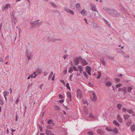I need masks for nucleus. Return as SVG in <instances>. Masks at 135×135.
<instances>
[{
    "instance_id": "obj_1",
    "label": "nucleus",
    "mask_w": 135,
    "mask_h": 135,
    "mask_svg": "<svg viewBox=\"0 0 135 135\" xmlns=\"http://www.w3.org/2000/svg\"><path fill=\"white\" fill-rule=\"evenodd\" d=\"M81 57L80 56L79 57L74 58L73 61L75 65H77L79 64V62H81Z\"/></svg>"
},
{
    "instance_id": "obj_2",
    "label": "nucleus",
    "mask_w": 135,
    "mask_h": 135,
    "mask_svg": "<svg viewBox=\"0 0 135 135\" xmlns=\"http://www.w3.org/2000/svg\"><path fill=\"white\" fill-rule=\"evenodd\" d=\"M110 15L114 17H118L120 16V13L115 10H113L110 13Z\"/></svg>"
},
{
    "instance_id": "obj_3",
    "label": "nucleus",
    "mask_w": 135,
    "mask_h": 135,
    "mask_svg": "<svg viewBox=\"0 0 135 135\" xmlns=\"http://www.w3.org/2000/svg\"><path fill=\"white\" fill-rule=\"evenodd\" d=\"M26 54L28 58V60H29L31 58H32V54L31 51L27 50L26 51Z\"/></svg>"
},
{
    "instance_id": "obj_4",
    "label": "nucleus",
    "mask_w": 135,
    "mask_h": 135,
    "mask_svg": "<svg viewBox=\"0 0 135 135\" xmlns=\"http://www.w3.org/2000/svg\"><path fill=\"white\" fill-rule=\"evenodd\" d=\"M77 96L78 97L79 96V98L81 99L83 98V95L82 91L80 89H78L77 90Z\"/></svg>"
},
{
    "instance_id": "obj_5",
    "label": "nucleus",
    "mask_w": 135,
    "mask_h": 135,
    "mask_svg": "<svg viewBox=\"0 0 135 135\" xmlns=\"http://www.w3.org/2000/svg\"><path fill=\"white\" fill-rule=\"evenodd\" d=\"M90 9L91 10L94 11H96L98 13V11L97 10L96 7L95 5L93 3H91L90 4Z\"/></svg>"
},
{
    "instance_id": "obj_6",
    "label": "nucleus",
    "mask_w": 135,
    "mask_h": 135,
    "mask_svg": "<svg viewBox=\"0 0 135 135\" xmlns=\"http://www.w3.org/2000/svg\"><path fill=\"white\" fill-rule=\"evenodd\" d=\"M10 5L9 4H7L3 6L2 7V11H4L6 9H8L10 8Z\"/></svg>"
},
{
    "instance_id": "obj_7",
    "label": "nucleus",
    "mask_w": 135,
    "mask_h": 135,
    "mask_svg": "<svg viewBox=\"0 0 135 135\" xmlns=\"http://www.w3.org/2000/svg\"><path fill=\"white\" fill-rule=\"evenodd\" d=\"M45 133L46 135H55L53 132L50 130L46 129Z\"/></svg>"
},
{
    "instance_id": "obj_8",
    "label": "nucleus",
    "mask_w": 135,
    "mask_h": 135,
    "mask_svg": "<svg viewBox=\"0 0 135 135\" xmlns=\"http://www.w3.org/2000/svg\"><path fill=\"white\" fill-rule=\"evenodd\" d=\"M80 62L81 63V64L83 65H85L88 64V63L84 59H83L82 57Z\"/></svg>"
},
{
    "instance_id": "obj_9",
    "label": "nucleus",
    "mask_w": 135,
    "mask_h": 135,
    "mask_svg": "<svg viewBox=\"0 0 135 135\" xmlns=\"http://www.w3.org/2000/svg\"><path fill=\"white\" fill-rule=\"evenodd\" d=\"M86 71L90 75H91V73L90 72L91 68L88 66L86 67Z\"/></svg>"
},
{
    "instance_id": "obj_10",
    "label": "nucleus",
    "mask_w": 135,
    "mask_h": 135,
    "mask_svg": "<svg viewBox=\"0 0 135 135\" xmlns=\"http://www.w3.org/2000/svg\"><path fill=\"white\" fill-rule=\"evenodd\" d=\"M104 10L107 14H109L110 15V13L112 12L113 9L107 8L105 9Z\"/></svg>"
},
{
    "instance_id": "obj_11",
    "label": "nucleus",
    "mask_w": 135,
    "mask_h": 135,
    "mask_svg": "<svg viewBox=\"0 0 135 135\" xmlns=\"http://www.w3.org/2000/svg\"><path fill=\"white\" fill-rule=\"evenodd\" d=\"M67 96L70 102L71 101V95L70 92H68L67 93Z\"/></svg>"
},
{
    "instance_id": "obj_12",
    "label": "nucleus",
    "mask_w": 135,
    "mask_h": 135,
    "mask_svg": "<svg viewBox=\"0 0 135 135\" xmlns=\"http://www.w3.org/2000/svg\"><path fill=\"white\" fill-rule=\"evenodd\" d=\"M40 20H38L35 21H34L35 26L36 27H40L41 25V23H38V21H39Z\"/></svg>"
},
{
    "instance_id": "obj_13",
    "label": "nucleus",
    "mask_w": 135,
    "mask_h": 135,
    "mask_svg": "<svg viewBox=\"0 0 135 135\" xmlns=\"http://www.w3.org/2000/svg\"><path fill=\"white\" fill-rule=\"evenodd\" d=\"M81 13L82 15L84 16H86L87 14V12L84 9L81 12Z\"/></svg>"
},
{
    "instance_id": "obj_14",
    "label": "nucleus",
    "mask_w": 135,
    "mask_h": 135,
    "mask_svg": "<svg viewBox=\"0 0 135 135\" xmlns=\"http://www.w3.org/2000/svg\"><path fill=\"white\" fill-rule=\"evenodd\" d=\"M112 84V83L110 81H107L105 82V85L107 86H110Z\"/></svg>"
},
{
    "instance_id": "obj_15",
    "label": "nucleus",
    "mask_w": 135,
    "mask_h": 135,
    "mask_svg": "<svg viewBox=\"0 0 135 135\" xmlns=\"http://www.w3.org/2000/svg\"><path fill=\"white\" fill-rule=\"evenodd\" d=\"M130 117V115H123L124 118L126 120L129 119Z\"/></svg>"
},
{
    "instance_id": "obj_16",
    "label": "nucleus",
    "mask_w": 135,
    "mask_h": 135,
    "mask_svg": "<svg viewBox=\"0 0 135 135\" xmlns=\"http://www.w3.org/2000/svg\"><path fill=\"white\" fill-rule=\"evenodd\" d=\"M48 124H52L53 126H54L55 123H54L52 120L51 119H50L47 122Z\"/></svg>"
},
{
    "instance_id": "obj_17",
    "label": "nucleus",
    "mask_w": 135,
    "mask_h": 135,
    "mask_svg": "<svg viewBox=\"0 0 135 135\" xmlns=\"http://www.w3.org/2000/svg\"><path fill=\"white\" fill-rule=\"evenodd\" d=\"M112 132H113L114 133H118V131L116 127L112 129Z\"/></svg>"
},
{
    "instance_id": "obj_18",
    "label": "nucleus",
    "mask_w": 135,
    "mask_h": 135,
    "mask_svg": "<svg viewBox=\"0 0 135 135\" xmlns=\"http://www.w3.org/2000/svg\"><path fill=\"white\" fill-rule=\"evenodd\" d=\"M131 130L132 132L134 131L135 130V126L134 125H133L130 127Z\"/></svg>"
},
{
    "instance_id": "obj_19",
    "label": "nucleus",
    "mask_w": 135,
    "mask_h": 135,
    "mask_svg": "<svg viewBox=\"0 0 135 135\" xmlns=\"http://www.w3.org/2000/svg\"><path fill=\"white\" fill-rule=\"evenodd\" d=\"M36 71L37 72V73H38L39 74H40L42 73V70L40 68H37V69Z\"/></svg>"
},
{
    "instance_id": "obj_20",
    "label": "nucleus",
    "mask_w": 135,
    "mask_h": 135,
    "mask_svg": "<svg viewBox=\"0 0 135 135\" xmlns=\"http://www.w3.org/2000/svg\"><path fill=\"white\" fill-rule=\"evenodd\" d=\"M75 4H71L70 5V8L72 9H74L75 8Z\"/></svg>"
},
{
    "instance_id": "obj_21",
    "label": "nucleus",
    "mask_w": 135,
    "mask_h": 135,
    "mask_svg": "<svg viewBox=\"0 0 135 135\" xmlns=\"http://www.w3.org/2000/svg\"><path fill=\"white\" fill-rule=\"evenodd\" d=\"M95 16V13H91L90 16V17L91 18H94Z\"/></svg>"
},
{
    "instance_id": "obj_22",
    "label": "nucleus",
    "mask_w": 135,
    "mask_h": 135,
    "mask_svg": "<svg viewBox=\"0 0 135 135\" xmlns=\"http://www.w3.org/2000/svg\"><path fill=\"white\" fill-rule=\"evenodd\" d=\"M102 130L100 129H98L97 130V133L98 134H101L102 133Z\"/></svg>"
},
{
    "instance_id": "obj_23",
    "label": "nucleus",
    "mask_w": 135,
    "mask_h": 135,
    "mask_svg": "<svg viewBox=\"0 0 135 135\" xmlns=\"http://www.w3.org/2000/svg\"><path fill=\"white\" fill-rule=\"evenodd\" d=\"M54 126L52 125V124H50L48 125L46 127L47 129H50L52 128V127Z\"/></svg>"
},
{
    "instance_id": "obj_24",
    "label": "nucleus",
    "mask_w": 135,
    "mask_h": 135,
    "mask_svg": "<svg viewBox=\"0 0 135 135\" xmlns=\"http://www.w3.org/2000/svg\"><path fill=\"white\" fill-rule=\"evenodd\" d=\"M117 118L119 121L120 122H122V120L121 119L120 116L119 115H118L117 116Z\"/></svg>"
},
{
    "instance_id": "obj_25",
    "label": "nucleus",
    "mask_w": 135,
    "mask_h": 135,
    "mask_svg": "<svg viewBox=\"0 0 135 135\" xmlns=\"http://www.w3.org/2000/svg\"><path fill=\"white\" fill-rule=\"evenodd\" d=\"M93 99L92 100V101L93 102H94L95 101V100L97 99V97L95 94L94 93H93Z\"/></svg>"
},
{
    "instance_id": "obj_26",
    "label": "nucleus",
    "mask_w": 135,
    "mask_h": 135,
    "mask_svg": "<svg viewBox=\"0 0 135 135\" xmlns=\"http://www.w3.org/2000/svg\"><path fill=\"white\" fill-rule=\"evenodd\" d=\"M82 102L84 104H86L87 105H88V102L87 100L85 99H83L82 100Z\"/></svg>"
},
{
    "instance_id": "obj_27",
    "label": "nucleus",
    "mask_w": 135,
    "mask_h": 135,
    "mask_svg": "<svg viewBox=\"0 0 135 135\" xmlns=\"http://www.w3.org/2000/svg\"><path fill=\"white\" fill-rule=\"evenodd\" d=\"M4 104V102L2 100L1 96L0 95V104L1 105H3Z\"/></svg>"
},
{
    "instance_id": "obj_28",
    "label": "nucleus",
    "mask_w": 135,
    "mask_h": 135,
    "mask_svg": "<svg viewBox=\"0 0 135 135\" xmlns=\"http://www.w3.org/2000/svg\"><path fill=\"white\" fill-rule=\"evenodd\" d=\"M113 123L116 126H119V124L117 122L116 120H114L113 121Z\"/></svg>"
},
{
    "instance_id": "obj_29",
    "label": "nucleus",
    "mask_w": 135,
    "mask_h": 135,
    "mask_svg": "<svg viewBox=\"0 0 135 135\" xmlns=\"http://www.w3.org/2000/svg\"><path fill=\"white\" fill-rule=\"evenodd\" d=\"M54 108L56 110L59 111L60 110V108L57 105H55L54 106Z\"/></svg>"
},
{
    "instance_id": "obj_30",
    "label": "nucleus",
    "mask_w": 135,
    "mask_h": 135,
    "mask_svg": "<svg viewBox=\"0 0 135 135\" xmlns=\"http://www.w3.org/2000/svg\"><path fill=\"white\" fill-rule=\"evenodd\" d=\"M112 128H110L109 127H107L105 128V130L109 131H112Z\"/></svg>"
},
{
    "instance_id": "obj_31",
    "label": "nucleus",
    "mask_w": 135,
    "mask_h": 135,
    "mask_svg": "<svg viewBox=\"0 0 135 135\" xmlns=\"http://www.w3.org/2000/svg\"><path fill=\"white\" fill-rule=\"evenodd\" d=\"M49 3H50L51 4V5L52 6L54 7H57V6L55 4V3L53 2H49Z\"/></svg>"
},
{
    "instance_id": "obj_32",
    "label": "nucleus",
    "mask_w": 135,
    "mask_h": 135,
    "mask_svg": "<svg viewBox=\"0 0 135 135\" xmlns=\"http://www.w3.org/2000/svg\"><path fill=\"white\" fill-rule=\"evenodd\" d=\"M60 40L59 39H55L54 38H52V39H51V40H49V42H51V41H52V42H55V40Z\"/></svg>"
},
{
    "instance_id": "obj_33",
    "label": "nucleus",
    "mask_w": 135,
    "mask_h": 135,
    "mask_svg": "<svg viewBox=\"0 0 135 135\" xmlns=\"http://www.w3.org/2000/svg\"><path fill=\"white\" fill-rule=\"evenodd\" d=\"M122 106V104H118L117 105V107L119 110L121 109Z\"/></svg>"
},
{
    "instance_id": "obj_34",
    "label": "nucleus",
    "mask_w": 135,
    "mask_h": 135,
    "mask_svg": "<svg viewBox=\"0 0 135 135\" xmlns=\"http://www.w3.org/2000/svg\"><path fill=\"white\" fill-rule=\"evenodd\" d=\"M98 76L97 78V79L100 78L101 75V73L100 71H98Z\"/></svg>"
},
{
    "instance_id": "obj_35",
    "label": "nucleus",
    "mask_w": 135,
    "mask_h": 135,
    "mask_svg": "<svg viewBox=\"0 0 135 135\" xmlns=\"http://www.w3.org/2000/svg\"><path fill=\"white\" fill-rule=\"evenodd\" d=\"M104 20L105 21V23L109 27H110V25L109 23V22L108 21L106 20L105 19H104Z\"/></svg>"
},
{
    "instance_id": "obj_36",
    "label": "nucleus",
    "mask_w": 135,
    "mask_h": 135,
    "mask_svg": "<svg viewBox=\"0 0 135 135\" xmlns=\"http://www.w3.org/2000/svg\"><path fill=\"white\" fill-rule=\"evenodd\" d=\"M64 9L65 10V11H66L68 12H69V11L70 10L69 9L67 8L66 7H64Z\"/></svg>"
},
{
    "instance_id": "obj_37",
    "label": "nucleus",
    "mask_w": 135,
    "mask_h": 135,
    "mask_svg": "<svg viewBox=\"0 0 135 135\" xmlns=\"http://www.w3.org/2000/svg\"><path fill=\"white\" fill-rule=\"evenodd\" d=\"M87 133L89 135H94V132L91 131H88Z\"/></svg>"
},
{
    "instance_id": "obj_38",
    "label": "nucleus",
    "mask_w": 135,
    "mask_h": 135,
    "mask_svg": "<svg viewBox=\"0 0 135 135\" xmlns=\"http://www.w3.org/2000/svg\"><path fill=\"white\" fill-rule=\"evenodd\" d=\"M83 73L84 74V75H85V77L87 79H88V74H87L86 73V72L84 71V72H83Z\"/></svg>"
},
{
    "instance_id": "obj_39",
    "label": "nucleus",
    "mask_w": 135,
    "mask_h": 135,
    "mask_svg": "<svg viewBox=\"0 0 135 135\" xmlns=\"http://www.w3.org/2000/svg\"><path fill=\"white\" fill-rule=\"evenodd\" d=\"M100 61H101V62L103 64L105 65L106 64L105 61L103 59H101Z\"/></svg>"
},
{
    "instance_id": "obj_40",
    "label": "nucleus",
    "mask_w": 135,
    "mask_h": 135,
    "mask_svg": "<svg viewBox=\"0 0 135 135\" xmlns=\"http://www.w3.org/2000/svg\"><path fill=\"white\" fill-rule=\"evenodd\" d=\"M51 12L52 13H59V12L58 10H52L51 11Z\"/></svg>"
},
{
    "instance_id": "obj_41",
    "label": "nucleus",
    "mask_w": 135,
    "mask_h": 135,
    "mask_svg": "<svg viewBox=\"0 0 135 135\" xmlns=\"http://www.w3.org/2000/svg\"><path fill=\"white\" fill-rule=\"evenodd\" d=\"M76 9H78L80 7V5L79 3H77L76 4Z\"/></svg>"
},
{
    "instance_id": "obj_42",
    "label": "nucleus",
    "mask_w": 135,
    "mask_h": 135,
    "mask_svg": "<svg viewBox=\"0 0 135 135\" xmlns=\"http://www.w3.org/2000/svg\"><path fill=\"white\" fill-rule=\"evenodd\" d=\"M9 93V92L7 91H5L4 92V95L6 96Z\"/></svg>"
},
{
    "instance_id": "obj_43",
    "label": "nucleus",
    "mask_w": 135,
    "mask_h": 135,
    "mask_svg": "<svg viewBox=\"0 0 135 135\" xmlns=\"http://www.w3.org/2000/svg\"><path fill=\"white\" fill-rule=\"evenodd\" d=\"M66 86L68 89L70 90V88L68 83H67L66 84Z\"/></svg>"
},
{
    "instance_id": "obj_44",
    "label": "nucleus",
    "mask_w": 135,
    "mask_h": 135,
    "mask_svg": "<svg viewBox=\"0 0 135 135\" xmlns=\"http://www.w3.org/2000/svg\"><path fill=\"white\" fill-rule=\"evenodd\" d=\"M127 111L129 114H131L133 113L132 110L131 109H129L128 110H127Z\"/></svg>"
},
{
    "instance_id": "obj_45",
    "label": "nucleus",
    "mask_w": 135,
    "mask_h": 135,
    "mask_svg": "<svg viewBox=\"0 0 135 135\" xmlns=\"http://www.w3.org/2000/svg\"><path fill=\"white\" fill-rule=\"evenodd\" d=\"M121 50L120 48H117L116 50L117 52L118 53H120Z\"/></svg>"
},
{
    "instance_id": "obj_46",
    "label": "nucleus",
    "mask_w": 135,
    "mask_h": 135,
    "mask_svg": "<svg viewBox=\"0 0 135 135\" xmlns=\"http://www.w3.org/2000/svg\"><path fill=\"white\" fill-rule=\"evenodd\" d=\"M69 13H70L72 15H74V12L71 10H70V11L69 12Z\"/></svg>"
},
{
    "instance_id": "obj_47",
    "label": "nucleus",
    "mask_w": 135,
    "mask_h": 135,
    "mask_svg": "<svg viewBox=\"0 0 135 135\" xmlns=\"http://www.w3.org/2000/svg\"><path fill=\"white\" fill-rule=\"evenodd\" d=\"M30 25L32 26L33 27H34V26H35V24L34 22V21L33 22H31L30 23Z\"/></svg>"
},
{
    "instance_id": "obj_48",
    "label": "nucleus",
    "mask_w": 135,
    "mask_h": 135,
    "mask_svg": "<svg viewBox=\"0 0 135 135\" xmlns=\"http://www.w3.org/2000/svg\"><path fill=\"white\" fill-rule=\"evenodd\" d=\"M132 90V88L131 87H129L128 88L127 91L128 92H130Z\"/></svg>"
},
{
    "instance_id": "obj_49",
    "label": "nucleus",
    "mask_w": 135,
    "mask_h": 135,
    "mask_svg": "<svg viewBox=\"0 0 135 135\" xmlns=\"http://www.w3.org/2000/svg\"><path fill=\"white\" fill-rule=\"evenodd\" d=\"M20 97H18L16 99V104H18V103L19 102V100H20Z\"/></svg>"
},
{
    "instance_id": "obj_50",
    "label": "nucleus",
    "mask_w": 135,
    "mask_h": 135,
    "mask_svg": "<svg viewBox=\"0 0 135 135\" xmlns=\"http://www.w3.org/2000/svg\"><path fill=\"white\" fill-rule=\"evenodd\" d=\"M121 85H122V84L121 83H119L118 84L116 85V87L117 88L121 86Z\"/></svg>"
},
{
    "instance_id": "obj_51",
    "label": "nucleus",
    "mask_w": 135,
    "mask_h": 135,
    "mask_svg": "<svg viewBox=\"0 0 135 135\" xmlns=\"http://www.w3.org/2000/svg\"><path fill=\"white\" fill-rule=\"evenodd\" d=\"M122 91H125V93H126V91L127 88L126 87H124L122 88Z\"/></svg>"
},
{
    "instance_id": "obj_52",
    "label": "nucleus",
    "mask_w": 135,
    "mask_h": 135,
    "mask_svg": "<svg viewBox=\"0 0 135 135\" xmlns=\"http://www.w3.org/2000/svg\"><path fill=\"white\" fill-rule=\"evenodd\" d=\"M89 116L91 118H94V117L93 115L91 113L90 114Z\"/></svg>"
},
{
    "instance_id": "obj_53",
    "label": "nucleus",
    "mask_w": 135,
    "mask_h": 135,
    "mask_svg": "<svg viewBox=\"0 0 135 135\" xmlns=\"http://www.w3.org/2000/svg\"><path fill=\"white\" fill-rule=\"evenodd\" d=\"M107 57L109 58L110 59H111L113 60H114V58L113 57H110L109 56H107Z\"/></svg>"
},
{
    "instance_id": "obj_54",
    "label": "nucleus",
    "mask_w": 135,
    "mask_h": 135,
    "mask_svg": "<svg viewBox=\"0 0 135 135\" xmlns=\"http://www.w3.org/2000/svg\"><path fill=\"white\" fill-rule=\"evenodd\" d=\"M73 69L74 70L76 71H79V70L76 69V67L75 66H74Z\"/></svg>"
},
{
    "instance_id": "obj_55",
    "label": "nucleus",
    "mask_w": 135,
    "mask_h": 135,
    "mask_svg": "<svg viewBox=\"0 0 135 135\" xmlns=\"http://www.w3.org/2000/svg\"><path fill=\"white\" fill-rule=\"evenodd\" d=\"M127 110V109L124 108H122V111L124 112H126Z\"/></svg>"
},
{
    "instance_id": "obj_56",
    "label": "nucleus",
    "mask_w": 135,
    "mask_h": 135,
    "mask_svg": "<svg viewBox=\"0 0 135 135\" xmlns=\"http://www.w3.org/2000/svg\"><path fill=\"white\" fill-rule=\"evenodd\" d=\"M115 81L117 82H120V79L118 78H116L115 79Z\"/></svg>"
},
{
    "instance_id": "obj_57",
    "label": "nucleus",
    "mask_w": 135,
    "mask_h": 135,
    "mask_svg": "<svg viewBox=\"0 0 135 135\" xmlns=\"http://www.w3.org/2000/svg\"><path fill=\"white\" fill-rule=\"evenodd\" d=\"M73 70L72 69H69V70L68 71L69 73H71L73 72Z\"/></svg>"
},
{
    "instance_id": "obj_58",
    "label": "nucleus",
    "mask_w": 135,
    "mask_h": 135,
    "mask_svg": "<svg viewBox=\"0 0 135 135\" xmlns=\"http://www.w3.org/2000/svg\"><path fill=\"white\" fill-rule=\"evenodd\" d=\"M88 84L89 85V86H93V84H91L90 82H89Z\"/></svg>"
},
{
    "instance_id": "obj_59",
    "label": "nucleus",
    "mask_w": 135,
    "mask_h": 135,
    "mask_svg": "<svg viewBox=\"0 0 135 135\" xmlns=\"http://www.w3.org/2000/svg\"><path fill=\"white\" fill-rule=\"evenodd\" d=\"M52 76V75L50 74L49 76L48 79H49V80H50Z\"/></svg>"
},
{
    "instance_id": "obj_60",
    "label": "nucleus",
    "mask_w": 135,
    "mask_h": 135,
    "mask_svg": "<svg viewBox=\"0 0 135 135\" xmlns=\"http://www.w3.org/2000/svg\"><path fill=\"white\" fill-rule=\"evenodd\" d=\"M59 97L60 99H62L63 98V97L62 95L61 94L59 95Z\"/></svg>"
},
{
    "instance_id": "obj_61",
    "label": "nucleus",
    "mask_w": 135,
    "mask_h": 135,
    "mask_svg": "<svg viewBox=\"0 0 135 135\" xmlns=\"http://www.w3.org/2000/svg\"><path fill=\"white\" fill-rule=\"evenodd\" d=\"M78 68L79 69H82V67L81 65H78Z\"/></svg>"
},
{
    "instance_id": "obj_62",
    "label": "nucleus",
    "mask_w": 135,
    "mask_h": 135,
    "mask_svg": "<svg viewBox=\"0 0 135 135\" xmlns=\"http://www.w3.org/2000/svg\"><path fill=\"white\" fill-rule=\"evenodd\" d=\"M73 74H71L70 76V80L71 81H72V80L71 79V78H72L73 77Z\"/></svg>"
},
{
    "instance_id": "obj_63",
    "label": "nucleus",
    "mask_w": 135,
    "mask_h": 135,
    "mask_svg": "<svg viewBox=\"0 0 135 135\" xmlns=\"http://www.w3.org/2000/svg\"><path fill=\"white\" fill-rule=\"evenodd\" d=\"M55 77V74H54L53 75V76L52 79V80H54Z\"/></svg>"
},
{
    "instance_id": "obj_64",
    "label": "nucleus",
    "mask_w": 135,
    "mask_h": 135,
    "mask_svg": "<svg viewBox=\"0 0 135 135\" xmlns=\"http://www.w3.org/2000/svg\"><path fill=\"white\" fill-rule=\"evenodd\" d=\"M68 55H65L63 57L64 58V59L65 60L66 58L68 56Z\"/></svg>"
}]
</instances>
